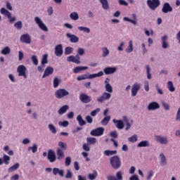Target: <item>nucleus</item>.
<instances>
[{
    "mask_svg": "<svg viewBox=\"0 0 180 180\" xmlns=\"http://www.w3.org/2000/svg\"><path fill=\"white\" fill-rule=\"evenodd\" d=\"M70 18L72 20H78L79 19V16L78 15L77 12H72L70 14Z\"/></svg>",
    "mask_w": 180,
    "mask_h": 180,
    "instance_id": "72a5a7b5",
    "label": "nucleus"
},
{
    "mask_svg": "<svg viewBox=\"0 0 180 180\" xmlns=\"http://www.w3.org/2000/svg\"><path fill=\"white\" fill-rule=\"evenodd\" d=\"M68 109H70V106L65 105L58 110V115H64V113H65Z\"/></svg>",
    "mask_w": 180,
    "mask_h": 180,
    "instance_id": "cd10ccee",
    "label": "nucleus"
},
{
    "mask_svg": "<svg viewBox=\"0 0 180 180\" xmlns=\"http://www.w3.org/2000/svg\"><path fill=\"white\" fill-rule=\"evenodd\" d=\"M1 53L4 56H6L7 54H9L11 53V48H9V46H6L1 50Z\"/></svg>",
    "mask_w": 180,
    "mask_h": 180,
    "instance_id": "58836bf2",
    "label": "nucleus"
},
{
    "mask_svg": "<svg viewBox=\"0 0 180 180\" xmlns=\"http://www.w3.org/2000/svg\"><path fill=\"white\" fill-rule=\"evenodd\" d=\"M132 18L134 20L129 18V17H124V20H125V22H130L132 25H137V18L136 17V14H132Z\"/></svg>",
    "mask_w": 180,
    "mask_h": 180,
    "instance_id": "5701e85b",
    "label": "nucleus"
},
{
    "mask_svg": "<svg viewBox=\"0 0 180 180\" xmlns=\"http://www.w3.org/2000/svg\"><path fill=\"white\" fill-rule=\"evenodd\" d=\"M31 60L33 63V64H34V65H39V59H37V56L34 55L31 57Z\"/></svg>",
    "mask_w": 180,
    "mask_h": 180,
    "instance_id": "09e8293b",
    "label": "nucleus"
},
{
    "mask_svg": "<svg viewBox=\"0 0 180 180\" xmlns=\"http://www.w3.org/2000/svg\"><path fill=\"white\" fill-rule=\"evenodd\" d=\"M160 109V104L157 102H151L148 105V110H155Z\"/></svg>",
    "mask_w": 180,
    "mask_h": 180,
    "instance_id": "f3484780",
    "label": "nucleus"
},
{
    "mask_svg": "<svg viewBox=\"0 0 180 180\" xmlns=\"http://www.w3.org/2000/svg\"><path fill=\"white\" fill-rule=\"evenodd\" d=\"M53 175H60V176H64V170L60 169L57 167H54L53 169Z\"/></svg>",
    "mask_w": 180,
    "mask_h": 180,
    "instance_id": "bb28decb",
    "label": "nucleus"
},
{
    "mask_svg": "<svg viewBox=\"0 0 180 180\" xmlns=\"http://www.w3.org/2000/svg\"><path fill=\"white\" fill-rule=\"evenodd\" d=\"M89 146L90 145L86 143H84L82 146V149L84 150V151H91V148L89 147Z\"/></svg>",
    "mask_w": 180,
    "mask_h": 180,
    "instance_id": "5fc2aeb1",
    "label": "nucleus"
},
{
    "mask_svg": "<svg viewBox=\"0 0 180 180\" xmlns=\"http://www.w3.org/2000/svg\"><path fill=\"white\" fill-rule=\"evenodd\" d=\"M77 121L78 122L79 126H85V124H86V122L84 120L81 115H79L77 117Z\"/></svg>",
    "mask_w": 180,
    "mask_h": 180,
    "instance_id": "c85d7f7f",
    "label": "nucleus"
},
{
    "mask_svg": "<svg viewBox=\"0 0 180 180\" xmlns=\"http://www.w3.org/2000/svg\"><path fill=\"white\" fill-rule=\"evenodd\" d=\"M96 176H98V172H96V170H94L93 174H89L88 175V178L90 180L96 179Z\"/></svg>",
    "mask_w": 180,
    "mask_h": 180,
    "instance_id": "f704fd0d",
    "label": "nucleus"
},
{
    "mask_svg": "<svg viewBox=\"0 0 180 180\" xmlns=\"http://www.w3.org/2000/svg\"><path fill=\"white\" fill-rule=\"evenodd\" d=\"M117 70V69L116 68L108 67V68H104L103 71L106 75H109L110 74H113V73L116 72Z\"/></svg>",
    "mask_w": 180,
    "mask_h": 180,
    "instance_id": "412c9836",
    "label": "nucleus"
},
{
    "mask_svg": "<svg viewBox=\"0 0 180 180\" xmlns=\"http://www.w3.org/2000/svg\"><path fill=\"white\" fill-rule=\"evenodd\" d=\"M112 122L114 124H115L117 129H120V130H122V129L124 127V124H123V121H122V120H117L114 119Z\"/></svg>",
    "mask_w": 180,
    "mask_h": 180,
    "instance_id": "aec40b11",
    "label": "nucleus"
},
{
    "mask_svg": "<svg viewBox=\"0 0 180 180\" xmlns=\"http://www.w3.org/2000/svg\"><path fill=\"white\" fill-rule=\"evenodd\" d=\"M137 147H150V142L148 141H141L138 143Z\"/></svg>",
    "mask_w": 180,
    "mask_h": 180,
    "instance_id": "c756f323",
    "label": "nucleus"
},
{
    "mask_svg": "<svg viewBox=\"0 0 180 180\" xmlns=\"http://www.w3.org/2000/svg\"><path fill=\"white\" fill-rule=\"evenodd\" d=\"M110 122V116L105 117L101 122L103 126H108V123Z\"/></svg>",
    "mask_w": 180,
    "mask_h": 180,
    "instance_id": "2f4dec72",
    "label": "nucleus"
},
{
    "mask_svg": "<svg viewBox=\"0 0 180 180\" xmlns=\"http://www.w3.org/2000/svg\"><path fill=\"white\" fill-rule=\"evenodd\" d=\"M167 88H168L169 91H170V92L175 91V87L174 86V84L171 81L167 82Z\"/></svg>",
    "mask_w": 180,
    "mask_h": 180,
    "instance_id": "ea45409f",
    "label": "nucleus"
},
{
    "mask_svg": "<svg viewBox=\"0 0 180 180\" xmlns=\"http://www.w3.org/2000/svg\"><path fill=\"white\" fill-rule=\"evenodd\" d=\"M127 53H131L133 51V41H129V46L126 49Z\"/></svg>",
    "mask_w": 180,
    "mask_h": 180,
    "instance_id": "de8ad7c7",
    "label": "nucleus"
},
{
    "mask_svg": "<svg viewBox=\"0 0 180 180\" xmlns=\"http://www.w3.org/2000/svg\"><path fill=\"white\" fill-rule=\"evenodd\" d=\"M110 136L111 137H113V139H117V137H119V136L117 135V131H111Z\"/></svg>",
    "mask_w": 180,
    "mask_h": 180,
    "instance_id": "0e129e2a",
    "label": "nucleus"
},
{
    "mask_svg": "<svg viewBox=\"0 0 180 180\" xmlns=\"http://www.w3.org/2000/svg\"><path fill=\"white\" fill-rule=\"evenodd\" d=\"M88 66H77L73 69V72L78 74L80 71H85V70H88Z\"/></svg>",
    "mask_w": 180,
    "mask_h": 180,
    "instance_id": "393cba45",
    "label": "nucleus"
},
{
    "mask_svg": "<svg viewBox=\"0 0 180 180\" xmlns=\"http://www.w3.org/2000/svg\"><path fill=\"white\" fill-rule=\"evenodd\" d=\"M116 179L117 180H123V176L122 175V172L119 171L116 174Z\"/></svg>",
    "mask_w": 180,
    "mask_h": 180,
    "instance_id": "e2e57ef3",
    "label": "nucleus"
},
{
    "mask_svg": "<svg viewBox=\"0 0 180 180\" xmlns=\"http://www.w3.org/2000/svg\"><path fill=\"white\" fill-rule=\"evenodd\" d=\"M65 178L67 179L72 178V172L70 169L67 170V174H65Z\"/></svg>",
    "mask_w": 180,
    "mask_h": 180,
    "instance_id": "680f3d73",
    "label": "nucleus"
},
{
    "mask_svg": "<svg viewBox=\"0 0 180 180\" xmlns=\"http://www.w3.org/2000/svg\"><path fill=\"white\" fill-rule=\"evenodd\" d=\"M112 98V94L110 93L104 92L101 96L97 98V102H99V103H103L105 101H109Z\"/></svg>",
    "mask_w": 180,
    "mask_h": 180,
    "instance_id": "1a4fd4ad",
    "label": "nucleus"
},
{
    "mask_svg": "<svg viewBox=\"0 0 180 180\" xmlns=\"http://www.w3.org/2000/svg\"><path fill=\"white\" fill-rule=\"evenodd\" d=\"M85 54V50L82 48H79L77 49V55L75 56H70L67 58V61L69 63H75V64H81V58L79 56H84Z\"/></svg>",
    "mask_w": 180,
    "mask_h": 180,
    "instance_id": "f257e3e1",
    "label": "nucleus"
},
{
    "mask_svg": "<svg viewBox=\"0 0 180 180\" xmlns=\"http://www.w3.org/2000/svg\"><path fill=\"white\" fill-rule=\"evenodd\" d=\"M101 111V108H96V110L91 112V116H96L98 113Z\"/></svg>",
    "mask_w": 180,
    "mask_h": 180,
    "instance_id": "bf43d9fd",
    "label": "nucleus"
},
{
    "mask_svg": "<svg viewBox=\"0 0 180 180\" xmlns=\"http://www.w3.org/2000/svg\"><path fill=\"white\" fill-rule=\"evenodd\" d=\"M19 168V163H15L8 169V172H13Z\"/></svg>",
    "mask_w": 180,
    "mask_h": 180,
    "instance_id": "c9c22d12",
    "label": "nucleus"
},
{
    "mask_svg": "<svg viewBox=\"0 0 180 180\" xmlns=\"http://www.w3.org/2000/svg\"><path fill=\"white\" fill-rule=\"evenodd\" d=\"M58 146L60 148H63V150H67V143H65L63 141H59Z\"/></svg>",
    "mask_w": 180,
    "mask_h": 180,
    "instance_id": "13d9d810",
    "label": "nucleus"
},
{
    "mask_svg": "<svg viewBox=\"0 0 180 180\" xmlns=\"http://www.w3.org/2000/svg\"><path fill=\"white\" fill-rule=\"evenodd\" d=\"M140 88H141V84H140L139 83H135L132 86L131 96H136V95H137V92L140 91Z\"/></svg>",
    "mask_w": 180,
    "mask_h": 180,
    "instance_id": "ddd939ff",
    "label": "nucleus"
},
{
    "mask_svg": "<svg viewBox=\"0 0 180 180\" xmlns=\"http://www.w3.org/2000/svg\"><path fill=\"white\" fill-rule=\"evenodd\" d=\"M48 58H49V55L47 54L43 55V57L41 61V65H44L45 64H47V63H49Z\"/></svg>",
    "mask_w": 180,
    "mask_h": 180,
    "instance_id": "e433bc0d",
    "label": "nucleus"
},
{
    "mask_svg": "<svg viewBox=\"0 0 180 180\" xmlns=\"http://www.w3.org/2000/svg\"><path fill=\"white\" fill-rule=\"evenodd\" d=\"M17 72H18V77H23V78H27V75H26V67L25 65H21L18 67Z\"/></svg>",
    "mask_w": 180,
    "mask_h": 180,
    "instance_id": "9b49d317",
    "label": "nucleus"
},
{
    "mask_svg": "<svg viewBox=\"0 0 180 180\" xmlns=\"http://www.w3.org/2000/svg\"><path fill=\"white\" fill-rule=\"evenodd\" d=\"M47 158L50 162H54L56 160H57V158L56 157V153H54L53 150H49L48 151Z\"/></svg>",
    "mask_w": 180,
    "mask_h": 180,
    "instance_id": "4468645a",
    "label": "nucleus"
},
{
    "mask_svg": "<svg viewBox=\"0 0 180 180\" xmlns=\"http://www.w3.org/2000/svg\"><path fill=\"white\" fill-rule=\"evenodd\" d=\"M103 133H105V129H103V127H98L91 130L90 134L94 137H99L103 136Z\"/></svg>",
    "mask_w": 180,
    "mask_h": 180,
    "instance_id": "0eeeda50",
    "label": "nucleus"
},
{
    "mask_svg": "<svg viewBox=\"0 0 180 180\" xmlns=\"http://www.w3.org/2000/svg\"><path fill=\"white\" fill-rule=\"evenodd\" d=\"M160 165H167V158L164 155V153L160 155Z\"/></svg>",
    "mask_w": 180,
    "mask_h": 180,
    "instance_id": "473e14b6",
    "label": "nucleus"
},
{
    "mask_svg": "<svg viewBox=\"0 0 180 180\" xmlns=\"http://www.w3.org/2000/svg\"><path fill=\"white\" fill-rule=\"evenodd\" d=\"M110 164L114 169H119L122 167V160L119 156L115 155L110 158Z\"/></svg>",
    "mask_w": 180,
    "mask_h": 180,
    "instance_id": "7ed1b4c3",
    "label": "nucleus"
},
{
    "mask_svg": "<svg viewBox=\"0 0 180 180\" xmlns=\"http://www.w3.org/2000/svg\"><path fill=\"white\" fill-rule=\"evenodd\" d=\"M68 95H70V92L65 90V89H59L55 92L56 98H58V99H61V98L68 96Z\"/></svg>",
    "mask_w": 180,
    "mask_h": 180,
    "instance_id": "423d86ee",
    "label": "nucleus"
},
{
    "mask_svg": "<svg viewBox=\"0 0 180 180\" xmlns=\"http://www.w3.org/2000/svg\"><path fill=\"white\" fill-rule=\"evenodd\" d=\"M14 26L18 29V30H20L22 27V21H18L14 24Z\"/></svg>",
    "mask_w": 180,
    "mask_h": 180,
    "instance_id": "6e6d98bb",
    "label": "nucleus"
},
{
    "mask_svg": "<svg viewBox=\"0 0 180 180\" xmlns=\"http://www.w3.org/2000/svg\"><path fill=\"white\" fill-rule=\"evenodd\" d=\"M163 13H168V12H172V7L169 5V3H165L162 8Z\"/></svg>",
    "mask_w": 180,
    "mask_h": 180,
    "instance_id": "a211bd4d",
    "label": "nucleus"
},
{
    "mask_svg": "<svg viewBox=\"0 0 180 180\" xmlns=\"http://www.w3.org/2000/svg\"><path fill=\"white\" fill-rule=\"evenodd\" d=\"M60 126H63V127H68V124H70V122L68 121H63L59 122Z\"/></svg>",
    "mask_w": 180,
    "mask_h": 180,
    "instance_id": "69168bd1",
    "label": "nucleus"
},
{
    "mask_svg": "<svg viewBox=\"0 0 180 180\" xmlns=\"http://www.w3.org/2000/svg\"><path fill=\"white\" fill-rule=\"evenodd\" d=\"M65 164L66 167L71 165V158L70 157H67L65 158Z\"/></svg>",
    "mask_w": 180,
    "mask_h": 180,
    "instance_id": "052dcab7",
    "label": "nucleus"
},
{
    "mask_svg": "<svg viewBox=\"0 0 180 180\" xmlns=\"http://www.w3.org/2000/svg\"><path fill=\"white\" fill-rule=\"evenodd\" d=\"M53 72H54V68H53L52 67L48 66L43 75H42V78H46V77H49L50 75H51V74H53Z\"/></svg>",
    "mask_w": 180,
    "mask_h": 180,
    "instance_id": "dca6fc26",
    "label": "nucleus"
},
{
    "mask_svg": "<svg viewBox=\"0 0 180 180\" xmlns=\"http://www.w3.org/2000/svg\"><path fill=\"white\" fill-rule=\"evenodd\" d=\"M86 121L87 122V123L91 124V123H92L94 122V119H92L91 116L87 115L86 117Z\"/></svg>",
    "mask_w": 180,
    "mask_h": 180,
    "instance_id": "338daca9",
    "label": "nucleus"
},
{
    "mask_svg": "<svg viewBox=\"0 0 180 180\" xmlns=\"http://www.w3.org/2000/svg\"><path fill=\"white\" fill-rule=\"evenodd\" d=\"M86 143H88L89 146H92V144H96V138L87 137L86 138Z\"/></svg>",
    "mask_w": 180,
    "mask_h": 180,
    "instance_id": "7c9ffc66",
    "label": "nucleus"
},
{
    "mask_svg": "<svg viewBox=\"0 0 180 180\" xmlns=\"http://www.w3.org/2000/svg\"><path fill=\"white\" fill-rule=\"evenodd\" d=\"M128 140L131 143H136V141H137L138 140L137 135L136 134L133 135L132 136L129 137Z\"/></svg>",
    "mask_w": 180,
    "mask_h": 180,
    "instance_id": "603ef678",
    "label": "nucleus"
},
{
    "mask_svg": "<svg viewBox=\"0 0 180 180\" xmlns=\"http://www.w3.org/2000/svg\"><path fill=\"white\" fill-rule=\"evenodd\" d=\"M115 154H117V150H105L104 155L109 156V155H113Z\"/></svg>",
    "mask_w": 180,
    "mask_h": 180,
    "instance_id": "a18cd8bd",
    "label": "nucleus"
},
{
    "mask_svg": "<svg viewBox=\"0 0 180 180\" xmlns=\"http://www.w3.org/2000/svg\"><path fill=\"white\" fill-rule=\"evenodd\" d=\"M20 40L21 43H25V44H30V43H32V38L29 34H24L21 35Z\"/></svg>",
    "mask_w": 180,
    "mask_h": 180,
    "instance_id": "f8f14e48",
    "label": "nucleus"
},
{
    "mask_svg": "<svg viewBox=\"0 0 180 180\" xmlns=\"http://www.w3.org/2000/svg\"><path fill=\"white\" fill-rule=\"evenodd\" d=\"M77 29L80 32H84V33H91V29L86 27H78Z\"/></svg>",
    "mask_w": 180,
    "mask_h": 180,
    "instance_id": "37998d69",
    "label": "nucleus"
},
{
    "mask_svg": "<svg viewBox=\"0 0 180 180\" xmlns=\"http://www.w3.org/2000/svg\"><path fill=\"white\" fill-rule=\"evenodd\" d=\"M102 53L103 57H108V56H109V49L106 47H103L102 48Z\"/></svg>",
    "mask_w": 180,
    "mask_h": 180,
    "instance_id": "49530a36",
    "label": "nucleus"
},
{
    "mask_svg": "<svg viewBox=\"0 0 180 180\" xmlns=\"http://www.w3.org/2000/svg\"><path fill=\"white\" fill-rule=\"evenodd\" d=\"M72 53V48L71 47H66L65 49V56H70Z\"/></svg>",
    "mask_w": 180,
    "mask_h": 180,
    "instance_id": "864d4df0",
    "label": "nucleus"
},
{
    "mask_svg": "<svg viewBox=\"0 0 180 180\" xmlns=\"http://www.w3.org/2000/svg\"><path fill=\"white\" fill-rule=\"evenodd\" d=\"M147 5L151 11H155L160 5H161V2L160 0H147Z\"/></svg>",
    "mask_w": 180,
    "mask_h": 180,
    "instance_id": "20e7f679",
    "label": "nucleus"
},
{
    "mask_svg": "<svg viewBox=\"0 0 180 180\" xmlns=\"http://www.w3.org/2000/svg\"><path fill=\"white\" fill-rule=\"evenodd\" d=\"M28 151H32L33 154L37 153V146L36 144H34L32 146H30L27 148Z\"/></svg>",
    "mask_w": 180,
    "mask_h": 180,
    "instance_id": "c03bdc74",
    "label": "nucleus"
},
{
    "mask_svg": "<svg viewBox=\"0 0 180 180\" xmlns=\"http://www.w3.org/2000/svg\"><path fill=\"white\" fill-rule=\"evenodd\" d=\"M66 37L70 39L71 43H78L79 41V38L75 34H71L70 33L66 34Z\"/></svg>",
    "mask_w": 180,
    "mask_h": 180,
    "instance_id": "2eb2a0df",
    "label": "nucleus"
},
{
    "mask_svg": "<svg viewBox=\"0 0 180 180\" xmlns=\"http://www.w3.org/2000/svg\"><path fill=\"white\" fill-rule=\"evenodd\" d=\"M101 2L103 9H108L109 8V3H108V0H99Z\"/></svg>",
    "mask_w": 180,
    "mask_h": 180,
    "instance_id": "4c0bfd02",
    "label": "nucleus"
},
{
    "mask_svg": "<svg viewBox=\"0 0 180 180\" xmlns=\"http://www.w3.org/2000/svg\"><path fill=\"white\" fill-rule=\"evenodd\" d=\"M79 101H82V103H89L91 101H92V97L91 96L87 95L85 93H82L79 95Z\"/></svg>",
    "mask_w": 180,
    "mask_h": 180,
    "instance_id": "9d476101",
    "label": "nucleus"
},
{
    "mask_svg": "<svg viewBox=\"0 0 180 180\" xmlns=\"http://www.w3.org/2000/svg\"><path fill=\"white\" fill-rule=\"evenodd\" d=\"M55 54L57 57L63 56V45L58 44L55 47Z\"/></svg>",
    "mask_w": 180,
    "mask_h": 180,
    "instance_id": "6ab92c4d",
    "label": "nucleus"
},
{
    "mask_svg": "<svg viewBox=\"0 0 180 180\" xmlns=\"http://www.w3.org/2000/svg\"><path fill=\"white\" fill-rule=\"evenodd\" d=\"M56 155L57 159L59 160V161H61V160L64 158V151H63V149L58 148L56 150Z\"/></svg>",
    "mask_w": 180,
    "mask_h": 180,
    "instance_id": "b1692460",
    "label": "nucleus"
},
{
    "mask_svg": "<svg viewBox=\"0 0 180 180\" xmlns=\"http://www.w3.org/2000/svg\"><path fill=\"white\" fill-rule=\"evenodd\" d=\"M150 71H151V69L150 68V66L146 65V72H147L148 79H151V74L150 73Z\"/></svg>",
    "mask_w": 180,
    "mask_h": 180,
    "instance_id": "4d7b16f0",
    "label": "nucleus"
},
{
    "mask_svg": "<svg viewBox=\"0 0 180 180\" xmlns=\"http://www.w3.org/2000/svg\"><path fill=\"white\" fill-rule=\"evenodd\" d=\"M105 88L106 92H108V94H112V92H113V87H112V85H110V84H106Z\"/></svg>",
    "mask_w": 180,
    "mask_h": 180,
    "instance_id": "a19ab883",
    "label": "nucleus"
},
{
    "mask_svg": "<svg viewBox=\"0 0 180 180\" xmlns=\"http://www.w3.org/2000/svg\"><path fill=\"white\" fill-rule=\"evenodd\" d=\"M129 180H140V179H139V176L134 174L129 178Z\"/></svg>",
    "mask_w": 180,
    "mask_h": 180,
    "instance_id": "774afa93",
    "label": "nucleus"
},
{
    "mask_svg": "<svg viewBox=\"0 0 180 180\" xmlns=\"http://www.w3.org/2000/svg\"><path fill=\"white\" fill-rule=\"evenodd\" d=\"M48 127H49V130L51 131V133H53V134H56V133H57L56 127H54V125H53L52 124H49Z\"/></svg>",
    "mask_w": 180,
    "mask_h": 180,
    "instance_id": "8fccbe9b",
    "label": "nucleus"
},
{
    "mask_svg": "<svg viewBox=\"0 0 180 180\" xmlns=\"http://www.w3.org/2000/svg\"><path fill=\"white\" fill-rule=\"evenodd\" d=\"M168 39V37L167 35H164L162 37V49H168L169 45L167 42V40Z\"/></svg>",
    "mask_w": 180,
    "mask_h": 180,
    "instance_id": "a878e982",
    "label": "nucleus"
},
{
    "mask_svg": "<svg viewBox=\"0 0 180 180\" xmlns=\"http://www.w3.org/2000/svg\"><path fill=\"white\" fill-rule=\"evenodd\" d=\"M34 21L35 23L39 26V29H41V30H43L44 32H49V28H47V26H46L45 23L43 22L40 18L35 17Z\"/></svg>",
    "mask_w": 180,
    "mask_h": 180,
    "instance_id": "6e6552de",
    "label": "nucleus"
},
{
    "mask_svg": "<svg viewBox=\"0 0 180 180\" xmlns=\"http://www.w3.org/2000/svg\"><path fill=\"white\" fill-rule=\"evenodd\" d=\"M0 13L1 15H4V16H6L8 19L10 20V23H13V22H15L16 18L15 17H12V14L11 12H9L6 8H1L0 10Z\"/></svg>",
    "mask_w": 180,
    "mask_h": 180,
    "instance_id": "39448f33",
    "label": "nucleus"
},
{
    "mask_svg": "<svg viewBox=\"0 0 180 180\" xmlns=\"http://www.w3.org/2000/svg\"><path fill=\"white\" fill-rule=\"evenodd\" d=\"M155 140L156 141L160 143V144H167L168 143V139H167V137L164 136H156Z\"/></svg>",
    "mask_w": 180,
    "mask_h": 180,
    "instance_id": "4be33fe9",
    "label": "nucleus"
},
{
    "mask_svg": "<svg viewBox=\"0 0 180 180\" xmlns=\"http://www.w3.org/2000/svg\"><path fill=\"white\" fill-rule=\"evenodd\" d=\"M60 82L58 77H55L53 79V88H57L60 85Z\"/></svg>",
    "mask_w": 180,
    "mask_h": 180,
    "instance_id": "3c124183",
    "label": "nucleus"
},
{
    "mask_svg": "<svg viewBox=\"0 0 180 180\" xmlns=\"http://www.w3.org/2000/svg\"><path fill=\"white\" fill-rule=\"evenodd\" d=\"M3 162L6 165H9V161H11V157L6 155H4L3 156Z\"/></svg>",
    "mask_w": 180,
    "mask_h": 180,
    "instance_id": "79ce46f5",
    "label": "nucleus"
},
{
    "mask_svg": "<svg viewBox=\"0 0 180 180\" xmlns=\"http://www.w3.org/2000/svg\"><path fill=\"white\" fill-rule=\"evenodd\" d=\"M98 77H103V72L102 71L98 73L91 75H82L77 77V81H82L84 79H94V78H98Z\"/></svg>",
    "mask_w": 180,
    "mask_h": 180,
    "instance_id": "f03ea898",
    "label": "nucleus"
}]
</instances>
